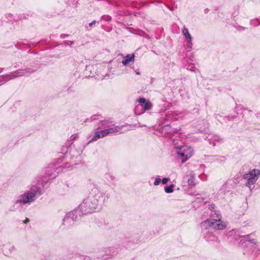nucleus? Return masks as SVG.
<instances>
[{"label":"nucleus","instance_id":"1","mask_svg":"<svg viewBox=\"0 0 260 260\" xmlns=\"http://www.w3.org/2000/svg\"><path fill=\"white\" fill-rule=\"evenodd\" d=\"M50 171V168H46L44 176L41 175L35 178L28 189L17 197L14 205L10 207V211L20 210L24 206L34 202L42 194V187L44 188L50 179L55 178L52 173H49Z\"/></svg>","mask_w":260,"mask_h":260},{"label":"nucleus","instance_id":"2","mask_svg":"<svg viewBox=\"0 0 260 260\" xmlns=\"http://www.w3.org/2000/svg\"><path fill=\"white\" fill-rule=\"evenodd\" d=\"M93 187L88 196L84 199L77 208L82 216L91 214L100 210L108 194L104 192L97 183H93Z\"/></svg>","mask_w":260,"mask_h":260},{"label":"nucleus","instance_id":"3","mask_svg":"<svg viewBox=\"0 0 260 260\" xmlns=\"http://www.w3.org/2000/svg\"><path fill=\"white\" fill-rule=\"evenodd\" d=\"M80 152L75 148L74 145H70V142L67 143L66 145L62 146L59 152V156L57 158L56 164L59 165L62 163L64 160L63 164L60 166L56 167L55 171H54V167H48L50 168L51 171L49 173L52 174L56 177L55 172L58 173L60 171H62L63 169L69 168L67 166L68 164H71L72 166L76 165L77 164L76 159H79L80 155Z\"/></svg>","mask_w":260,"mask_h":260},{"label":"nucleus","instance_id":"4","mask_svg":"<svg viewBox=\"0 0 260 260\" xmlns=\"http://www.w3.org/2000/svg\"><path fill=\"white\" fill-rule=\"evenodd\" d=\"M172 152L179 161L184 163L192 156L193 150L187 145H181L174 146Z\"/></svg>","mask_w":260,"mask_h":260},{"label":"nucleus","instance_id":"5","mask_svg":"<svg viewBox=\"0 0 260 260\" xmlns=\"http://www.w3.org/2000/svg\"><path fill=\"white\" fill-rule=\"evenodd\" d=\"M37 70V68H28L25 69L18 70L15 72H11L10 74L0 76V85L10 80L23 76H28L33 73Z\"/></svg>","mask_w":260,"mask_h":260},{"label":"nucleus","instance_id":"6","mask_svg":"<svg viewBox=\"0 0 260 260\" xmlns=\"http://www.w3.org/2000/svg\"><path fill=\"white\" fill-rule=\"evenodd\" d=\"M201 226L202 229L207 230L211 228L215 230H221L225 228L226 224L219 218L210 219L202 222Z\"/></svg>","mask_w":260,"mask_h":260},{"label":"nucleus","instance_id":"7","mask_svg":"<svg viewBox=\"0 0 260 260\" xmlns=\"http://www.w3.org/2000/svg\"><path fill=\"white\" fill-rule=\"evenodd\" d=\"M252 234L247 235L245 236H240L238 234H236V232L234 230L230 231L228 235V238L230 242H233L234 244L238 243L239 244L243 245L246 244V242H250L251 243L255 244L253 240L250 239V236Z\"/></svg>","mask_w":260,"mask_h":260},{"label":"nucleus","instance_id":"8","mask_svg":"<svg viewBox=\"0 0 260 260\" xmlns=\"http://www.w3.org/2000/svg\"><path fill=\"white\" fill-rule=\"evenodd\" d=\"M260 175V171L258 169H252L248 173H245L243 175V178L247 179V181L245 185L249 188H251L258 179Z\"/></svg>","mask_w":260,"mask_h":260},{"label":"nucleus","instance_id":"9","mask_svg":"<svg viewBox=\"0 0 260 260\" xmlns=\"http://www.w3.org/2000/svg\"><path fill=\"white\" fill-rule=\"evenodd\" d=\"M79 213L77 208L68 212L63 219V224L67 226L72 225L75 221L82 216Z\"/></svg>","mask_w":260,"mask_h":260},{"label":"nucleus","instance_id":"10","mask_svg":"<svg viewBox=\"0 0 260 260\" xmlns=\"http://www.w3.org/2000/svg\"><path fill=\"white\" fill-rule=\"evenodd\" d=\"M235 186V184L233 181L228 180L222 185L218 191V197L219 198H223L226 192L230 191Z\"/></svg>","mask_w":260,"mask_h":260},{"label":"nucleus","instance_id":"11","mask_svg":"<svg viewBox=\"0 0 260 260\" xmlns=\"http://www.w3.org/2000/svg\"><path fill=\"white\" fill-rule=\"evenodd\" d=\"M202 234L206 241L213 242L217 244L220 243V240L218 238L211 232L208 231V229H202Z\"/></svg>","mask_w":260,"mask_h":260},{"label":"nucleus","instance_id":"12","mask_svg":"<svg viewBox=\"0 0 260 260\" xmlns=\"http://www.w3.org/2000/svg\"><path fill=\"white\" fill-rule=\"evenodd\" d=\"M28 16V15L26 16L25 14H20L14 16L10 13L7 14L5 15V17L3 18L2 21L3 22H12L13 20L18 21L22 19H26Z\"/></svg>","mask_w":260,"mask_h":260},{"label":"nucleus","instance_id":"13","mask_svg":"<svg viewBox=\"0 0 260 260\" xmlns=\"http://www.w3.org/2000/svg\"><path fill=\"white\" fill-rule=\"evenodd\" d=\"M138 102L144 111L149 110L152 107V103L149 101L146 100L144 98H140Z\"/></svg>","mask_w":260,"mask_h":260},{"label":"nucleus","instance_id":"14","mask_svg":"<svg viewBox=\"0 0 260 260\" xmlns=\"http://www.w3.org/2000/svg\"><path fill=\"white\" fill-rule=\"evenodd\" d=\"M95 134V135L91 138L89 143L92 141H96L98 139L102 138L108 135L106 128L101 131H97Z\"/></svg>","mask_w":260,"mask_h":260},{"label":"nucleus","instance_id":"15","mask_svg":"<svg viewBox=\"0 0 260 260\" xmlns=\"http://www.w3.org/2000/svg\"><path fill=\"white\" fill-rule=\"evenodd\" d=\"M135 60L134 54H128L123 57L122 61V64L126 66L131 62H134Z\"/></svg>","mask_w":260,"mask_h":260},{"label":"nucleus","instance_id":"16","mask_svg":"<svg viewBox=\"0 0 260 260\" xmlns=\"http://www.w3.org/2000/svg\"><path fill=\"white\" fill-rule=\"evenodd\" d=\"M209 140L210 144H212L213 146H215L216 144L221 143L223 142V139L216 135L210 138Z\"/></svg>","mask_w":260,"mask_h":260},{"label":"nucleus","instance_id":"17","mask_svg":"<svg viewBox=\"0 0 260 260\" xmlns=\"http://www.w3.org/2000/svg\"><path fill=\"white\" fill-rule=\"evenodd\" d=\"M112 250L113 249L112 248H106L100 250V255L98 258H104V253H105V255L108 256V257H110V256H112V254L111 253Z\"/></svg>","mask_w":260,"mask_h":260},{"label":"nucleus","instance_id":"18","mask_svg":"<svg viewBox=\"0 0 260 260\" xmlns=\"http://www.w3.org/2000/svg\"><path fill=\"white\" fill-rule=\"evenodd\" d=\"M122 127L119 126H113L112 127H108L106 129L108 134H116L121 133Z\"/></svg>","mask_w":260,"mask_h":260},{"label":"nucleus","instance_id":"19","mask_svg":"<svg viewBox=\"0 0 260 260\" xmlns=\"http://www.w3.org/2000/svg\"><path fill=\"white\" fill-rule=\"evenodd\" d=\"M15 248L14 246L11 245H7L5 246V247H4L3 252L6 255H9L11 254L12 252L15 251Z\"/></svg>","mask_w":260,"mask_h":260},{"label":"nucleus","instance_id":"20","mask_svg":"<svg viewBox=\"0 0 260 260\" xmlns=\"http://www.w3.org/2000/svg\"><path fill=\"white\" fill-rule=\"evenodd\" d=\"M188 114V112L187 111H183L182 112H176L174 113L175 118L176 119H178L181 118H183L187 116Z\"/></svg>","mask_w":260,"mask_h":260},{"label":"nucleus","instance_id":"21","mask_svg":"<svg viewBox=\"0 0 260 260\" xmlns=\"http://www.w3.org/2000/svg\"><path fill=\"white\" fill-rule=\"evenodd\" d=\"M182 34L183 35L184 37H185L186 40H192V37L189 34L188 30L186 27H183L182 29Z\"/></svg>","mask_w":260,"mask_h":260},{"label":"nucleus","instance_id":"22","mask_svg":"<svg viewBox=\"0 0 260 260\" xmlns=\"http://www.w3.org/2000/svg\"><path fill=\"white\" fill-rule=\"evenodd\" d=\"M101 124L103 126V128H107L108 127H110L112 125V122L110 121V120H100Z\"/></svg>","mask_w":260,"mask_h":260},{"label":"nucleus","instance_id":"23","mask_svg":"<svg viewBox=\"0 0 260 260\" xmlns=\"http://www.w3.org/2000/svg\"><path fill=\"white\" fill-rule=\"evenodd\" d=\"M188 177V178L187 180V182H188V185L189 186H194L195 185V182H194L195 179H194V174H189V175Z\"/></svg>","mask_w":260,"mask_h":260},{"label":"nucleus","instance_id":"24","mask_svg":"<svg viewBox=\"0 0 260 260\" xmlns=\"http://www.w3.org/2000/svg\"><path fill=\"white\" fill-rule=\"evenodd\" d=\"M205 199L201 197H198L196 198V200L193 202V206H195L196 203H199L200 204H203L205 203L206 202V201H205Z\"/></svg>","mask_w":260,"mask_h":260},{"label":"nucleus","instance_id":"25","mask_svg":"<svg viewBox=\"0 0 260 260\" xmlns=\"http://www.w3.org/2000/svg\"><path fill=\"white\" fill-rule=\"evenodd\" d=\"M192 40H186V50L187 52H190L192 49Z\"/></svg>","mask_w":260,"mask_h":260},{"label":"nucleus","instance_id":"26","mask_svg":"<svg viewBox=\"0 0 260 260\" xmlns=\"http://www.w3.org/2000/svg\"><path fill=\"white\" fill-rule=\"evenodd\" d=\"M187 70L194 72L195 73L199 72V70L195 68L194 64L193 63H189L186 67Z\"/></svg>","mask_w":260,"mask_h":260},{"label":"nucleus","instance_id":"27","mask_svg":"<svg viewBox=\"0 0 260 260\" xmlns=\"http://www.w3.org/2000/svg\"><path fill=\"white\" fill-rule=\"evenodd\" d=\"M211 216L212 217V219H221V215L218 211H214L213 213L211 214Z\"/></svg>","mask_w":260,"mask_h":260},{"label":"nucleus","instance_id":"28","mask_svg":"<svg viewBox=\"0 0 260 260\" xmlns=\"http://www.w3.org/2000/svg\"><path fill=\"white\" fill-rule=\"evenodd\" d=\"M105 178L109 182L113 181L115 179V177L112 175L107 173L105 175Z\"/></svg>","mask_w":260,"mask_h":260},{"label":"nucleus","instance_id":"29","mask_svg":"<svg viewBox=\"0 0 260 260\" xmlns=\"http://www.w3.org/2000/svg\"><path fill=\"white\" fill-rule=\"evenodd\" d=\"M174 185L173 184L165 187V190L167 193H171L173 191Z\"/></svg>","mask_w":260,"mask_h":260},{"label":"nucleus","instance_id":"30","mask_svg":"<svg viewBox=\"0 0 260 260\" xmlns=\"http://www.w3.org/2000/svg\"><path fill=\"white\" fill-rule=\"evenodd\" d=\"M102 18L106 21H110L111 20V17L109 15H103Z\"/></svg>","mask_w":260,"mask_h":260},{"label":"nucleus","instance_id":"31","mask_svg":"<svg viewBox=\"0 0 260 260\" xmlns=\"http://www.w3.org/2000/svg\"><path fill=\"white\" fill-rule=\"evenodd\" d=\"M160 182V178L159 176H157L156 178L155 179V181L154 182V185L155 186H157L159 184Z\"/></svg>","mask_w":260,"mask_h":260},{"label":"nucleus","instance_id":"32","mask_svg":"<svg viewBox=\"0 0 260 260\" xmlns=\"http://www.w3.org/2000/svg\"><path fill=\"white\" fill-rule=\"evenodd\" d=\"M236 109L237 111H240V110H245V109L242 106H241V105H237L236 106Z\"/></svg>","mask_w":260,"mask_h":260},{"label":"nucleus","instance_id":"33","mask_svg":"<svg viewBox=\"0 0 260 260\" xmlns=\"http://www.w3.org/2000/svg\"><path fill=\"white\" fill-rule=\"evenodd\" d=\"M170 180V178H164L161 180V182L163 184H166Z\"/></svg>","mask_w":260,"mask_h":260},{"label":"nucleus","instance_id":"34","mask_svg":"<svg viewBox=\"0 0 260 260\" xmlns=\"http://www.w3.org/2000/svg\"><path fill=\"white\" fill-rule=\"evenodd\" d=\"M63 44L66 45H72L74 44V42L71 41H65Z\"/></svg>","mask_w":260,"mask_h":260},{"label":"nucleus","instance_id":"35","mask_svg":"<svg viewBox=\"0 0 260 260\" xmlns=\"http://www.w3.org/2000/svg\"><path fill=\"white\" fill-rule=\"evenodd\" d=\"M99 118H100V115H98V116H96V115H94V116H92V117H91V120H90V121H93V120H94L99 119Z\"/></svg>","mask_w":260,"mask_h":260},{"label":"nucleus","instance_id":"36","mask_svg":"<svg viewBox=\"0 0 260 260\" xmlns=\"http://www.w3.org/2000/svg\"><path fill=\"white\" fill-rule=\"evenodd\" d=\"M257 21V20H253L251 21V23L252 24L255 25H258L259 24V23H257L256 22Z\"/></svg>","mask_w":260,"mask_h":260},{"label":"nucleus","instance_id":"37","mask_svg":"<svg viewBox=\"0 0 260 260\" xmlns=\"http://www.w3.org/2000/svg\"><path fill=\"white\" fill-rule=\"evenodd\" d=\"M96 23L95 20H93L91 22L89 23V26H92L93 25L95 24Z\"/></svg>","mask_w":260,"mask_h":260},{"label":"nucleus","instance_id":"38","mask_svg":"<svg viewBox=\"0 0 260 260\" xmlns=\"http://www.w3.org/2000/svg\"><path fill=\"white\" fill-rule=\"evenodd\" d=\"M68 35H66V34H61L60 36V38L61 39H63L65 37H68Z\"/></svg>","mask_w":260,"mask_h":260},{"label":"nucleus","instance_id":"39","mask_svg":"<svg viewBox=\"0 0 260 260\" xmlns=\"http://www.w3.org/2000/svg\"><path fill=\"white\" fill-rule=\"evenodd\" d=\"M239 30H243L245 29V28L243 26H239L237 28Z\"/></svg>","mask_w":260,"mask_h":260},{"label":"nucleus","instance_id":"40","mask_svg":"<svg viewBox=\"0 0 260 260\" xmlns=\"http://www.w3.org/2000/svg\"><path fill=\"white\" fill-rule=\"evenodd\" d=\"M29 220L28 218H26L25 220L23 221V223H26L29 222Z\"/></svg>","mask_w":260,"mask_h":260},{"label":"nucleus","instance_id":"41","mask_svg":"<svg viewBox=\"0 0 260 260\" xmlns=\"http://www.w3.org/2000/svg\"><path fill=\"white\" fill-rule=\"evenodd\" d=\"M166 128H170V126L168 125V123H166Z\"/></svg>","mask_w":260,"mask_h":260},{"label":"nucleus","instance_id":"42","mask_svg":"<svg viewBox=\"0 0 260 260\" xmlns=\"http://www.w3.org/2000/svg\"><path fill=\"white\" fill-rule=\"evenodd\" d=\"M256 117H260V113H257V115H256Z\"/></svg>","mask_w":260,"mask_h":260},{"label":"nucleus","instance_id":"43","mask_svg":"<svg viewBox=\"0 0 260 260\" xmlns=\"http://www.w3.org/2000/svg\"><path fill=\"white\" fill-rule=\"evenodd\" d=\"M136 73L137 75H140V72H138V71H136Z\"/></svg>","mask_w":260,"mask_h":260},{"label":"nucleus","instance_id":"44","mask_svg":"<svg viewBox=\"0 0 260 260\" xmlns=\"http://www.w3.org/2000/svg\"><path fill=\"white\" fill-rule=\"evenodd\" d=\"M90 67H89V66H87L86 67V70L90 69Z\"/></svg>","mask_w":260,"mask_h":260},{"label":"nucleus","instance_id":"45","mask_svg":"<svg viewBox=\"0 0 260 260\" xmlns=\"http://www.w3.org/2000/svg\"><path fill=\"white\" fill-rule=\"evenodd\" d=\"M213 206H214V205H211V207H212V208H214V207H212Z\"/></svg>","mask_w":260,"mask_h":260},{"label":"nucleus","instance_id":"46","mask_svg":"<svg viewBox=\"0 0 260 260\" xmlns=\"http://www.w3.org/2000/svg\"><path fill=\"white\" fill-rule=\"evenodd\" d=\"M14 67H15V68H17V66L16 65H15V66H14Z\"/></svg>","mask_w":260,"mask_h":260},{"label":"nucleus","instance_id":"47","mask_svg":"<svg viewBox=\"0 0 260 260\" xmlns=\"http://www.w3.org/2000/svg\"><path fill=\"white\" fill-rule=\"evenodd\" d=\"M170 132L174 133V131H171Z\"/></svg>","mask_w":260,"mask_h":260}]
</instances>
